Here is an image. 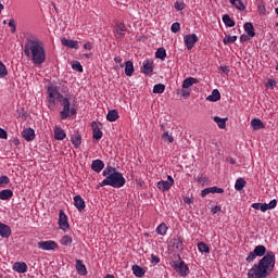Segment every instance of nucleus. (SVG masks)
Here are the masks:
<instances>
[{
  "instance_id": "4c0bfd02",
  "label": "nucleus",
  "mask_w": 278,
  "mask_h": 278,
  "mask_svg": "<svg viewBox=\"0 0 278 278\" xmlns=\"http://www.w3.org/2000/svg\"><path fill=\"white\" fill-rule=\"evenodd\" d=\"M164 90H166V85H164V84H156L153 87L154 94H162V92H164Z\"/></svg>"
},
{
  "instance_id": "f257e3e1",
  "label": "nucleus",
  "mask_w": 278,
  "mask_h": 278,
  "mask_svg": "<svg viewBox=\"0 0 278 278\" xmlns=\"http://www.w3.org/2000/svg\"><path fill=\"white\" fill-rule=\"evenodd\" d=\"M257 257H262L257 264L248 270V278H266L270 277L275 271V252L267 251L266 245H256L245 258L248 264L255 262Z\"/></svg>"
},
{
  "instance_id": "e433bc0d",
  "label": "nucleus",
  "mask_w": 278,
  "mask_h": 278,
  "mask_svg": "<svg viewBox=\"0 0 278 278\" xmlns=\"http://www.w3.org/2000/svg\"><path fill=\"white\" fill-rule=\"evenodd\" d=\"M60 243L63 247H71V244H73V238L68 235H65L62 237V239L60 240Z\"/></svg>"
},
{
  "instance_id": "0eeeda50",
  "label": "nucleus",
  "mask_w": 278,
  "mask_h": 278,
  "mask_svg": "<svg viewBox=\"0 0 278 278\" xmlns=\"http://www.w3.org/2000/svg\"><path fill=\"white\" fill-rule=\"evenodd\" d=\"M59 227L62 231H68V229H71V225L68 224V216H66V213H64L62 210L59 214Z\"/></svg>"
},
{
  "instance_id": "6e6552de",
  "label": "nucleus",
  "mask_w": 278,
  "mask_h": 278,
  "mask_svg": "<svg viewBox=\"0 0 278 278\" xmlns=\"http://www.w3.org/2000/svg\"><path fill=\"white\" fill-rule=\"evenodd\" d=\"M38 249H41L42 251H55L58 249V242L53 240H48V241H39L37 243Z\"/></svg>"
},
{
  "instance_id": "aec40b11",
  "label": "nucleus",
  "mask_w": 278,
  "mask_h": 278,
  "mask_svg": "<svg viewBox=\"0 0 278 278\" xmlns=\"http://www.w3.org/2000/svg\"><path fill=\"white\" fill-rule=\"evenodd\" d=\"M243 29L250 38H255V27L253 26V23L247 22L243 25Z\"/></svg>"
},
{
  "instance_id": "ea45409f",
  "label": "nucleus",
  "mask_w": 278,
  "mask_h": 278,
  "mask_svg": "<svg viewBox=\"0 0 278 278\" xmlns=\"http://www.w3.org/2000/svg\"><path fill=\"white\" fill-rule=\"evenodd\" d=\"M198 249H199L200 253H210V245H207L203 241L198 243Z\"/></svg>"
},
{
  "instance_id": "49530a36",
  "label": "nucleus",
  "mask_w": 278,
  "mask_h": 278,
  "mask_svg": "<svg viewBox=\"0 0 278 278\" xmlns=\"http://www.w3.org/2000/svg\"><path fill=\"white\" fill-rule=\"evenodd\" d=\"M8 75V67L0 61V79Z\"/></svg>"
},
{
  "instance_id": "a878e982",
  "label": "nucleus",
  "mask_w": 278,
  "mask_h": 278,
  "mask_svg": "<svg viewBox=\"0 0 278 278\" xmlns=\"http://www.w3.org/2000/svg\"><path fill=\"white\" fill-rule=\"evenodd\" d=\"M54 138L55 140H64V138H66V131H64V129H62L61 127H55L54 128Z\"/></svg>"
},
{
  "instance_id": "bf43d9fd",
  "label": "nucleus",
  "mask_w": 278,
  "mask_h": 278,
  "mask_svg": "<svg viewBox=\"0 0 278 278\" xmlns=\"http://www.w3.org/2000/svg\"><path fill=\"white\" fill-rule=\"evenodd\" d=\"M270 210L267 203H261V212H268Z\"/></svg>"
},
{
  "instance_id": "774afa93",
  "label": "nucleus",
  "mask_w": 278,
  "mask_h": 278,
  "mask_svg": "<svg viewBox=\"0 0 278 278\" xmlns=\"http://www.w3.org/2000/svg\"><path fill=\"white\" fill-rule=\"evenodd\" d=\"M226 161L229 163V164H236V159L231 157V156H228L226 159Z\"/></svg>"
},
{
  "instance_id": "680f3d73",
  "label": "nucleus",
  "mask_w": 278,
  "mask_h": 278,
  "mask_svg": "<svg viewBox=\"0 0 278 278\" xmlns=\"http://www.w3.org/2000/svg\"><path fill=\"white\" fill-rule=\"evenodd\" d=\"M193 202H194V200L192 198H188V197L184 198V203H187V205H190Z\"/></svg>"
},
{
  "instance_id": "4468645a",
  "label": "nucleus",
  "mask_w": 278,
  "mask_h": 278,
  "mask_svg": "<svg viewBox=\"0 0 278 278\" xmlns=\"http://www.w3.org/2000/svg\"><path fill=\"white\" fill-rule=\"evenodd\" d=\"M103 168H105V163H103L102 160L97 159L92 161L91 170H93L94 173H101Z\"/></svg>"
},
{
  "instance_id": "f3484780",
  "label": "nucleus",
  "mask_w": 278,
  "mask_h": 278,
  "mask_svg": "<svg viewBox=\"0 0 278 278\" xmlns=\"http://www.w3.org/2000/svg\"><path fill=\"white\" fill-rule=\"evenodd\" d=\"M13 270H15V273H20V274L27 273V263H25V262L14 263Z\"/></svg>"
},
{
  "instance_id": "9d476101",
  "label": "nucleus",
  "mask_w": 278,
  "mask_h": 278,
  "mask_svg": "<svg viewBox=\"0 0 278 278\" xmlns=\"http://www.w3.org/2000/svg\"><path fill=\"white\" fill-rule=\"evenodd\" d=\"M225 192V189L214 186V187H208L205 188L204 190L201 191V197L205 198L207 194H223Z\"/></svg>"
},
{
  "instance_id": "c03bdc74",
  "label": "nucleus",
  "mask_w": 278,
  "mask_h": 278,
  "mask_svg": "<svg viewBox=\"0 0 278 278\" xmlns=\"http://www.w3.org/2000/svg\"><path fill=\"white\" fill-rule=\"evenodd\" d=\"M238 40V36L233 35V36H228L226 38H224L223 42L224 45H231L233 42H236Z\"/></svg>"
},
{
  "instance_id": "8fccbe9b",
  "label": "nucleus",
  "mask_w": 278,
  "mask_h": 278,
  "mask_svg": "<svg viewBox=\"0 0 278 278\" xmlns=\"http://www.w3.org/2000/svg\"><path fill=\"white\" fill-rule=\"evenodd\" d=\"M174 8H176V10H178V12H181V10H184V8H186V4L184 2H176Z\"/></svg>"
},
{
  "instance_id": "cd10ccee",
  "label": "nucleus",
  "mask_w": 278,
  "mask_h": 278,
  "mask_svg": "<svg viewBox=\"0 0 278 278\" xmlns=\"http://www.w3.org/2000/svg\"><path fill=\"white\" fill-rule=\"evenodd\" d=\"M132 273L135 277H144V275L147 274V270L140 267V265H132Z\"/></svg>"
},
{
  "instance_id": "423d86ee",
  "label": "nucleus",
  "mask_w": 278,
  "mask_h": 278,
  "mask_svg": "<svg viewBox=\"0 0 278 278\" xmlns=\"http://www.w3.org/2000/svg\"><path fill=\"white\" fill-rule=\"evenodd\" d=\"M184 41L188 51H192V49H194V45L199 42V37L197 36V34L185 35Z\"/></svg>"
},
{
  "instance_id": "6e6d98bb",
  "label": "nucleus",
  "mask_w": 278,
  "mask_h": 278,
  "mask_svg": "<svg viewBox=\"0 0 278 278\" xmlns=\"http://www.w3.org/2000/svg\"><path fill=\"white\" fill-rule=\"evenodd\" d=\"M151 264H160V258L155 254H151Z\"/></svg>"
},
{
  "instance_id": "e2e57ef3",
  "label": "nucleus",
  "mask_w": 278,
  "mask_h": 278,
  "mask_svg": "<svg viewBox=\"0 0 278 278\" xmlns=\"http://www.w3.org/2000/svg\"><path fill=\"white\" fill-rule=\"evenodd\" d=\"M258 12L260 14H266V7L264 4L258 5Z\"/></svg>"
},
{
  "instance_id": "3c124183",
  "label": "nucleus",
  "mask_w": 278,
  "mask_h": 278,
  "mask_svg": "<svg viewBox=\"0 0 278 278\" xmlns=\"http://www.w3.org/2000/svg\"><path fill=\"white\" fill-rule=\"evenodd\" d=\"M0 138L2 140H8V131L3 128H0Z\"/></svg>"
},
{
  "instance_id": "a211bd4d",
  "label": "nucleus",
  "mask_w": 278,
  "mask_h": 278,
  "mask_svg": "<svg viewBox=\"0 0 278 278\" xmlns=\"http://www.w3.org/2000/svg\"><path fill=\"white\" fill-rule=\"evenodd\" d=\"M0 236L1 238H8L9 236H12V228L3 223H0Z\"/></svg>"
},
{
  "instance_id": "9b49d317",
  "label": "nucleus",
  "mask_w": 278,
  "mask_h": 278,
  "mask_svg": "<svg viewBox=\"0 0 278 278\" xmlns=\"http://www.w3.org/2000/svg\"><path fill=\"white\" fill-rule=\"evenodd\" d=\"M91 128L93 140H101L103 138V131H101V128H99V124H97V122H92Z\"/></svg>"
},
{
  "instance_id": "6ab92c4d",
  "label": "nucleus",
  "mask_w": 278,
  "mask_h": 278,
  "mask_svg": "<svg viewBox=\"0 0 278 278\" xmlns=\"http://www.w3.org/2000/svg\"><path fill=\"white\" fill-rule=\"evenodd\" d=\"M76 270L78 275L86 276L88 275V269L81 260H76Z\"/></svg>"
},
{
  "instance_id": "ddd939ff",
  "label": "nucleus",
  "mask_w": 278,
  "mask_h": 278,
  "mask_svg": "<svg viewBox=\"0 0 278 278\" xmlns=\"http://www.w3.org/2000/svg\"><path fill=\"white\" fill-rule=\"evenodd\" d=\"M153 61L151 60H146L143 61L142 67H141V73L146 75H151L153 73Z\"/></svg>"
},
{
  "instance_id": "79ce46f5",
  "label": "nucleus",
  "mask_w": 278,
  "mask_h": 278,
  "mask_svg": "<svg viewBox=\"0 0 278 278\" xmlns=\"http://www.w3.org/2000/svg\"><path fill=\"white\" fill-rule=\"evenodd\" d=\"M162 139L165 140V142H169V144L175 142V138H173V135H169L168 131L163 132Z\"/></svg>"
},
{
  "instance_id": "603ef678",
  "label": "nucleus",
  "mask_w": 278,
  "mask_h": 278,
  "mask_svg": "<svg viewBox=\"0 0 278 278\" xmlns=\"http://www.w3.org/2000/svg\"><path fill=\"white\" fill-rule=\"evenodd\" d=\"M266 86H267V88H275V86H277V80H275V79H269V80L266 83Z\"/></svg>"
},
{
  "instance_id": "a19ab883",
  "label": "nucleus",
  "mask_w": 278,
  "mask_h": 278,
  "mask_svg": "<svg viewBox=\"0 0 278 278\" xmlns=\"http://www.w3.org/2000/svg\"><path fill=\"white\" fill-rule=\"evenodd\" d=\"M73 71H76L77 73H84V66L79 61H74L72 64Z\"/></svg>"
},
{
  "instance_id": "5fc2aeb1",
  "label": "nucleus",
  "mask_w": 278,
  "mask_h": 278,
  "mask_svg": "<svg viewBox=\"0 0 278 278\" xmlns=\"http://www.w3.org/2000/svg\"><path fill=\"white\" fill-rule=\"evenodd\" d=\"M223 207L215 205L211 208L212 214H218V212H222Z\"/></svg>"
},
{
  "instance_id": "bb28decb",
  "label": "nucleus",
  "mask_w": 278,
  "mask_h": 278,
  "mask_svg": "<svg viewBox=\"0 0 278 278\" xmlns=\"http://www.w3.org/2000/svg\"><path fill=\"white\" fill-rule=\"evenodd\" d=\"M251 126L253 127L254 130H260V129H264V127H266V125L263 124L262 119L260 118H253L251 121Z\"/></svg>"
},
{
  "instance_id": "393cba45",
  "label": "nucleus",
  "mask_w": 278,
  "mask_h": 278,
  "mask_svg": "<svg viewBox=\"0 0 278 278\" xmlns=\"http://www.w3.org/2000/svg\"><path fill=\"white\" fill-rule=\"evenodd\" d=\"M118 111L116 110H110L106 114V121H109V123H115V121H118Z\"/></svg>"
},
{
  "instance_id": "de8ad7c7",
  "label": "nucleus",
  "mask_w": 278,
  "mask_h": 278,
  "mask_svg": "<svg viewBox=\"0 0 278 278\" xmlns=\"http://www.w3.org/2000/svg\"><path fill=\"white\" fill-rule=\"evenodd\" d=\"M170 29L173 34H178V31L181 29V24H179V22H175L174 24H172Z\"/></svg>"
},
{
  "instance_id": "4d7b16f0",
  "label": "nucleus",
  "mask_w": 278,
  "mask_h": 278,
  "mask_svg": "<svg viewBox=\"0 0 278 278\" xmlns=\"http://www.w3.org/2000/svg\"><path fill=\"white\" fill-rule=\"evenodd\" d=\"M251 40V37L249 35H241L240 36V42H249Z\"/></svg>"
},
{
  "instance_id": "20e7f679",
  "label": "nucleus",
  "mask_w": 278,
  "mask_h": 278,
  "mask_svg": "<svg viewBox=\"0 0 278 278\" xmlns=\"http://www.w3.org/2000/svg\"><path fill=\"white\" fill-rule=\"evenodd\" d=\"M176 257L177 260L170 263L172 268H174L180 277H188L190 268L187 266L186 262L181 260L180 255H177Z\"/></svg>"
},
{
  "instance_id": "b1692460",
  "label": "nucleus",
  "mask_w": 278,
  "mask_h": 278,
  "mask_svg": "<svg viewBox=\"0 0 278 278\" xmlns=\"http://www.w3.org/2000/svg\"><path fill=\"white\" fill-rule=\"evenodd\" d=\"M173 245L177 251H184V237H177L172 240Z\"/></svg>"
},
{
  "instance_id": "69168bd1",
  "label": "nucleus",
  "mask_w": 278,
  "mask_h": 278,
  "mask_svg": "<svg viewBox=\"0 0 278 278\" xmlns=\"http://www.w3.org/2000/svg\"><path fill=\"white\" fill-rule=\"evenodd\" d=\"M181 97H185V99H188V97H190V92L185 90V89H182L181 90Z\"/></svg>"
},
{
  "instance_id": "09e8293b",
  "label": "nucleus",
  "mask_w": 278,
  "mask_h": 278,
  "mask_svg": "<svg viewBox=\"0 0 278 278\" xmlns=\"http://www.w3.org/2000/svg\"><path fill=\"white\" fill-rule=\"evenodd\" d=\"M9 27L11 28L12 34H16V23L14 22V18L9 21Z\"/></svg>"
},
{
  "instance_id": "f8f14e48",
  "label": "nucleus",
  "mask_w": 278,
  "mask_h": 278,
  "mask_svg": "<svg viewBox=\"0 0 278 278\" xmlns=\"http://www.w3.org/2000/svg\"><path fill=\"white\" fill-rule=\"evenodd\" d=\"M74 205L78 210V212H84V210H86V201H84V198H81V195L74 197Z\"/></svg>"
},
{
  "instance_id": "1a4fd4ad",
  "label": "nucleus",
  "mask_w": 278,
  "mask_h": 278,
  "mask_svg": "<svg viewBox=\"0 0 278 278\" xmlns=\"http://www.w3.org/2000/svg\"><path fill=\"white\" fill-rule=\"evenodd\" d=\"M61 105H63V111H61V118L62 121H66L71 114V101L68 98H64L61 102Z\"/></svg>"
},
{
  "instance_id": "7c9ffc66",
  "label": "nucleus",
  "mask_w": 278,
  "mask_h": 278,
  "mask_svg": "<svg viewBox=\"0 0 278 278\" xmlns=\"http://www.w3.org/2000/svg\"><path fill=\"white\" fill-rule=\"evenodd\" d=\"M71 142L75 149H79V147H81V135L76 134V135L72 136Z\"/></svg>"
},
{
  "instance_id": "58836bf2",
  "label": "nucleus",
  "mask_w": 278,
  "mask_h": 278,
  "mask_svg": "<svg viewBox=\"0 0 278 278\" xmlns=\"http://www.w3.org/2000/svg\"><path fill=\"white\" fill-rule=\"evenodd\" d=\"M166 231H168L166 224H160L156 228V233H159V236H166Z\"/></svg>"
},
{
  "instance_id": "f704fd0d",
  "label": "nucleus",
  "mask_w": 278,
  "mask_h": 278,
  "mask_svg": "<svg viewBox=\"0 0 278 278\" xmlns=\"http://www.w3.org/2000/svg\"><path fill=\"white\" fill-rule=\"evenodd\" d=\"M223 21L226 27H236V22L229 16V14L223 15Z\"/></svg>"
},
{
  "instance_id": "c9c22d12",
  "label": "nucleus",
  "mask_w": 278,
  "mask_h": 278,
  "mask_svg": "<svg viewBox=\"0 0 278 278\" xmlns=\"http://www.w3.org/2000/svg\"><path fill=\"white\" fill-rule=\"evenodd\" d=\"M155 59L162 60V62H164V60H166V49L159 48L155 52Z\"/></svg>"
},
{
  "instance_id": "f03ea898",
  "label": "nucleus",
  "mask_w": 278,
  "mask_h": 278,
  "mask_svg": "<svg viewBox=\"0 0 278 278\" xmlns=\"http://www.w3.org/2000/svg\"><path fill=\"white\" fill-rule=\"evenodd\" d=\"M24 54L26 58H31L33 63L36 66L45 64L47 61V52L45 51V45L38 37L28 35L24 43Z\"/></svg>"
},
{
  "instance_id": "37998d69",
  "label": "nucleus",
  "mask_w": 278,
  "mask_h": 278,
  "mask_svg": "<svg viewBox=\"0 0 278 278\" xmlns=\"http://www.w3.org/2000/svg\"><path fill=\"white\" fill-rule=\"evenodd\" d=\"M237 10H240V12H244L247 10V7L244 5V2L242 0H237L235 4H232Z\"/></svg>"
},
{
  "instance_id": "39448f33",
  "label": "nucleus",
  "mask_w": 278,
  "mask_h": 278,
  "mask_svg": "<svg viewBox=\"0 0 278 278\" xmlns=\"http://www.w3.org/2000/svg\"><path fill=\"white\" fill-rule=\"evenodd\" d=\"M48 101L49 103H55V99L61 103L63 99H66L62 93H60V90L58 89V86L50 85L48 87Z\"/></svg>"
},
{
  "instance_id": "2eb2a0df",
  "label": "nucleus",
  "mask_w": 278,
  "mask_h": 278,
  "mask_svg": "<svg viewBox=\"0 0 278 278\" xmlns=\"http://www.w3.org/2000/svg\"><path fill=\"white\" fill-rule=\"evenodd\" d=\"M22 136L27 142H31L36 138V130L34 128L24 129Z\"/></svg>"
},
{
  "instance_id": "dca6fc26",
  "label": "nucleus",
  "mask_w": 278,
  "mask_h": 278,
  "mask_svg": "<svg viewBox=\"0 0 278 278\" xmlns=\"http://www.w3.org/2000/svg\"><path fill=\"white\" fill-rule=\"evenodd\" d=\"M63 47H68V49H79V43L76 40H71L66 38L61 39Z\"/></svg>"
},
{
  "instance_id": "a18cd8bd",
  "label": "nucleus",
  "mask_w": 278,
  "mask_h": 278,
  "mask_svg": "<svg viewBox=\"0 0 278 278\" xmlns=\"http://www.w3.org/2000/svg\"><path fill=\"white\" fill-rule=\"evenodd\" d=\"M10 184V177L3 175L0 177V188H5Z\"/></svg>"
},
{
  "instance_id": "473e14b6",
  "label": "nucleus",
  "mask_w": 278,
  "mask_h": 278,
  "mask_svg": "<svg viewBox=\"0 0 278 278\" xmlns=\"http://www.w3.org/2000/svg\"><path fill=\"white\" fill-rule=\"evenodd\" d=\"M206 100L213 102L220 101V91H218V89H214L212 94L207 96Z\"/></svg>"
},
{
  "instance_id": "052dcab7",
  "label": "nucleus",
  "mask_w": 278,
  "mask_h": 278,
  "mask_svg": "<svg viewBox=\"0 0 278 278\" xmlns=\"http://www.w3.org/2000/svg\"><path fill=\"white\" fill-rule=\"evenodd\" d=\"M84 49L87 51H92V42L88 41L84 45Z\"/></svg>"
},
{
  "instance_id": "72a5a7b5",
  "label": "nucleus",
  "mask_w": 278,
  "mask_h": 278,
  "mask_svg": "<svg viewBox=\"0 0 278 278\" xmlns=\"http://www.w3.org/2000/svg\"><path fill=\"white\" fill-rule=\"evenodd\" d=\"M247 186V180L244 178H239L236 180L235 189L238 190V192L244 190V187Z\"/></svg>"
},
{
  "instance_id": "5701e85b",
  "label": "nucleus",
  "mask_w": 278,
  "mask_h": 278,
  "mask_svg": "<svg viewBox=\"0 0 278 278\" xmlns=\"http://www.w3.org/2000/svg\"><path fill=\"white\" fill-rule=\"evenodd\" d=\"M115 27L118 38H125V33H123L127 31V26H125V23H116Z\"/></svg>"
},
{
  "instance_id": "338daca9",
  "label": "nucleus",
  "mask_w": 278,
  "mask_h": 278,
  "mask_svg": "<svg viewBox=\"0 0 278 278\" xmlns=\"http://www.w3.org/2000/svg\"><path fill=\"white\" fill-rule=\"evenodd\" d=\"M252 207L253 210H262V203H253Z\"/></svg>"
},
{
  "instance_id": "7ed1b4c3",
  "label": "nucleus",
  "mask_w": 278,
  "mask_h": 278,
  "mask_svg": "<svg viewBox=\"0 0 278 278\" xmlns=\"http://www.w3.org/2000/svg\"><path fill=\"white\" fill-rule=\"evenodd\" d=\"M103 177H105L104 180L100 182V187L103 188V186H111L112 188H123L125 184H127V180L123 176V173L118 172L116 167L108 165L103 172Z\"/></svg>"
},
{
  "instance_id": "2f4dec72",
  "label": "nucleus",
  "mask_w": 278,
  "mask_h": 278,
  "mask_svg": "<svg viewBox=\"0 0 278 278\" xmlns=\"http://www.w3.org/2000/svg\"><path fill=\"white\" fill-rule=\"evenodd\" d=\"M194 84H199V80L194 77H188L182 81V88H190Z\"/></svg>"
},
{
  "instance_id": "13d9d810",
  "label": "nucleus",
  "mask_w": 278,
  "mask_h": 278,
  "mask_svg": "<svg viewBox=\"0 0 278 278\" xmlns=\"http://www.w3.org/2000/svg\"><path fill=\"white\" fill-rule=\"evenodd\" d=\"M198 184H201L202 186L205 185V181H207V178L206 177H203V175H201V177H199L197 179Z\"/></svg>"
},
{
  "instance_id": "4be33fe9",
  "label": "nucleus",
  "mask_w": 278,
  "mask_h": 278,
  "mask_svg": "<svg viewBox=\"0 0 278 278\" xmlns=\"http://www.w3.org/2000/svg\"><path fill=\"white\" fill-rule=\"evenodd\" d=\"M213 121H214V123H216V125H217V127H219V129H225L227 127V121H229V118L214 116Z\"/></svg>"
},
{
  "instance_id": "412c9836",
  "label": "nucleus",
  "mask_w": 278,
  "mask_h": 278,
  "mask_svg": "<svg viewBox=\"0 0 278 278\" xmlns=\"http://www.w3.org/2000/svg\"><path fill=\"white\" fill-rule=\"evenodd\" d=\"M14 197V192L12 189H3L0 191V200L1 201H8Z\"/></svg>"
},
{
  "instance_id": "c85d7f7f",
  "label": "nucleus",
  "mask_w": 278,
  "mask_h": 278,
  "mask_svg": "<svg viewBox=\"0 0 278 278\" xmlns=\"http://www.w3.org/2000/svg\"><path fill=\"white\" fill-rule=\"evenodd\" d=\"M125 75L127 77H131V75H134V62L131 61L125 62Z\"/></svg>"
},
{
  "instance_id": "0e129e2a",
  "label": "nucleus",
  "mask_w": 278,
  "mask_h": 278,
  "mask_svg": "<svg viewBox=\"0 0 278 278\" xmlns=\"http://www.w3.org/2000/svg\"><path fill=\"white\" fill-rule=\"evenodd\" d=\"M219 68L223 73H225L226 75H229V66L225 65V66H220Z\"/></svg>"
},
{
  "instance_id": "864d4df0",
  "label": "nucleus",
  "mask_w": 278,
  "mask_h": 278,
  "mask_svg": "<svg viewBox=\"0 0 278 278\" xmlns=\"http://www.w3.org/2000/svg\"><path fill=\"white\" fill-rule=\"evenodd\" d=\"M267 206L269 207V210H275V207H277V199L271 200Z\"/></svg>"
},
{
  "instance_id": "c756f323",
  "label": "nucleus",
  "mask_w": 278,
  "mask_h": 278,
  "mask_svg": "<svg viewBox=\"0 0 278 278\" xmlns=\"http://www.w3.org/2000/svg\"><path fill=\"white\" fill-rule=\"evenodd\" d=\"M159 190H162V192L168 191L169 188H173V185L169 184L167 180H161L157 182Z\"/></svg>"
}]
</instances>
